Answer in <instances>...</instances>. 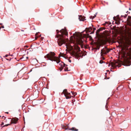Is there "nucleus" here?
Masks as SVG:
<instances>
[{"label": "nucleus", "mask_w": 131, "mask_h": 131, "mask_svg": "<svg viewBox=\"0 0 131 131\" xmlns=\"http://www.w3.org/2000/svg\"><path fill=\"white\" fill-rule=\"evenodd\" d=\"M11 124V123L10 124H6V125H4L3 126H2V127H4L7 126H8L9 125H10Z\"/></svg>", "instance_id": "obj_17"}, {"label": "nucleus", "mask_w": 131, "mask_h": 131, "mask_svg": "<svg viewBox=\"0 0 131 131\" xmlns=\"http://www.w3.org/2000/svg\"><path fill=\"white\" fill-rule=\"evenodd\" d=\"M111 64V66L113 68H115L117 67H120L121 66V64L119 63L118 62L116 61L111 62V64H109L108 66L109 67Z\"/></svg>", "instance_id": "obj_6"}, {"label": "nucleus", "mask_w": 131, "mask_h": 131, "mask_svg": "<svg viewBox=\"0 0 131 131\" xmlns=\"http://www.w3.org/2000/svg\"><path fill=\"white\" fill-rule=\"evenodd\" d=\"M21 31H24V30H21Z\"/></svg>", "instance_id": "obj_38"}, {"label": "nucleus", "mask_w": 131, "mask_h": 131, "mask_svg": "<svg viewBox=\"0 0 131 131\" xmlns=\"http://www.w3.org/2000/svg\"><path fill=\"white\" fill-rule=\"evenodd\" d=\"M2 24H0V25H2Z\"/></svg>", "instance_id": "obj_40"}, {"label": "nucleus", "mask_w": 131, "mask_h": 131, "mask_svg": "<svg viewBox=\"0 0 131 131\" xmlns=\"http://www.w3.org/2000/svg\"><path fill=\"white\" fill-rule=\"evenodd\" d=\"M107 23V22H106V23Z\"/></svg>", "instance_id": "obj_43"}, {"label": "nucleus", "mask_w": 131, "mask_h": 131, "mask_svg": "<svg viewBox=\"0 0 131 131\" xmlns=\"http://www.w3.org/2000/svg\"><path fill=\"white\" fill-rule=\"evenodd\" d=\"M117 19L119 20H120V19H121L120 18H119V15H118L117 16Z\"/></svg>", "instance_id": "obj_20"}, {"label": "nucleus", "mask_w": 131, "mask_h": 131, "mask_svg": "<svg viewBox=\"0 0 131 131\" xmlns=\"http://www.w3.org/2000/svg\"><path fill=\"white\" fill-rule=\"evenodd\" d=\"M96 16V15H95L94 16H93V17L92 16H91L90 17V19H93L94 18H95Z\"/></svg>", "instance_id": "obj_18"}, {"label": "nucleus", "mask_w": 131, "mask_h": 131, "mask_svg": "<svg viewBox=\"0 0 131 131\" xmlns=\"http://www.w3.org/2000/svg\"><path fill=\"white\" fill-rule=\"evenodd\" d=\"M92 28L91 27H90L89 28H86L85 30L87 31L86 33H87V32H90L92 30Z\"/></svg>", "instance_id": "obj_13"}, {"label": "nucleus", "mask_w": 131, "mask_h": 131, "mask_svg": "<svg viewBox=\"0 0 131 131\" xmlns=\"http://www.w3.org/2000/svg\"><path fill=\"white\" fill-rule=\"evenodd\" d=\"M4 124V122H2V124L1 125H3Z\"/></svg>", "instance_id": "obj_27"}, {"label": "nucleus", "mask_w": 131, "mask_h": 131, "mask_svg": "<svg viewBox=\"0 0 131 131\" xmlns=\"http://www.w3.org/2000/svg\"><path fill=\"white\" fill-rule=\"evenodd\" d=\"M18 120V119L17 117L13 118L11 120V124L13 123H16Z\"/></svg>", "instance_id": "obj_9"}, {"label": "nucleus", "mask_w": 131, "mask_h": 131, "mask_svg": "<svg viewBox=\"0 0 131 131\" xmlns=\"http://www.w3.org/2000/svg\"><path fill=\"white\" fill-rule=\"evenodd\" d=\"M56 31L57 34L56 35V38H58L57 43L59 46H61L62 44H66L67 49L68 50L69 52L77 59H78L79 57H82L83 56V54H82L81 51H80L79 47L75 46L74 47L73 50V47L70 44L68 45L66 43L67 41L66 37V36H68V32L66 29H62L60 31L57 30Z\"/></svg>", "instance_id": "obj_1"}, {"label": "nucleus", "mask_w": 131, "mask_h": 131, "mask_svg": "<svg viewBox=\"0 0 131 131\" xmlns=\"http://www.w3.org/2000/svg\"><path fill=\"white\" fill-rule=\"evenodd\" d=\"M105 59V58L104 57H103V60H104Z\"/></svg>", "instance_id": "obj_34"}, {"label": "nucleus", "mask_w": 131, "mask_h": 131, "mask_svg": "<svg viewBox=\"0 0 131 131\" xmlns=\"http://www.w3.org/2000/svg\"><path fill=\"white\" fill-rule=\"evenodd\" d=\"M131 17L130 16H128V18H127V20H129V19H130L131 18ZM128 21H129V20H128Z\"/></svg>", "instance_id": "obj_23"}, {"label": "nucleus", "mask_w": 131, "mask_h": 131, "mask_svg": "<svg viewBox=\"0 0 131 131\" xmlns=\"http://www.w3.org/2000/svg\"><path fill=\"white\" fill-rule=\"evenodd\" d=\"M2 117L3 118H4V119H5V118H6L4 116H2Z\"/></svg>", "instance_id": "obj_28"}, {"label": "nucleus", "mask_w": 131, "mask_h": 131, "mask_svg": "<svg viewBox=\"0 0 131 131\" xmlns=\"http://www.w3.org/2000/svg\"><path fill=\"white\" fill-rule=\"evenodd\" d=\"M68 129L73 131H78V129L76 128L75 127H73L71 128H69Z\"/></svg>", "instance_id": "obj_12"}, {"label": "nucleus", "mask_w": 131, "mask_h": 131, "mask_svg": "<svg viewBox=\"0 0 131 131\" xmlns=\"http://www.w3.org/2000/svg\"><path fill=\"white\" fill-rule=\"evenodd\" d=\"M26 58H27V59H28V57H27Z\"/></svg>", "instance_id": "obj_41"}, {"label": "nucleus", "mask_w": 131, "mask_h": 131, "mask_svg": "<svg viewBox=\"0 0 131 131\" xmlns=\"http://www.w3.org/2000/svg\"><path fill=\"white\" fill-rule=\"evenodd\" d=\"M5 113L7 114H8L9 113L8 112H6Z\"/></svg>", "instance_id": "obj_35"}, {"label": "nucleus", "mask_w": 131, "mask_h": 131, "mask_svg": "<svg viewBox=\"0 0 131 131\" xmlns=\"http://www.w3.org/2000/svg\"><path fill=\"white\" fill-rule=\"evenodd\" d=\"M74 36H71L70 37V40L71 42H73L76 41L78 44L81 45L82 47V44L84 41L83 39L82 38V36H80L78 35H75L73 34Z\"/></svg>", "instance_id": "obj_2"}, {"label": "nucleus", "mask_w": 131, "mask_h": 131, "mask_svg": "<svg viewBox=\"0 0 131 131\" xmlns=\"http://www.w3.org/2000/svg\"><path fill=\"white\" fill-rule=\"evenodd\" d=\"M69 61L70 62H71V60H69Z\"/></svg>", "instance_id": "obj_36"}, {"label": "nucleus", "mask_w": 131, "mask_h": 131, "mask_svg": "<svg viewBox=\"0 0 131 131\" xmlns=\"http://www.w3.org/2000/svg\"><path fill=\"white\" fill-rule=\"evenodd\" d=\"M91 44L96 47L94 48L95 50H99L101 46L100 44L97 42H94V41H92L91 43Z\"/></svg>", "instance_id": "obj_7"}, {"label": "nucleus", "mask_w": 131, "mask_h": 131, "mask_svg": "<svg viewBox=\"0 0 131 131\" xmlns=\"http://www.w3.org/2000/svg\"><path fill=\"white\" fill-rule=\"evenodd\" d=\"M8 56V55H5V57H7Z\"/></svg>", "instance_id": "obj_33"}, {"label": "nucleus", "mask_w": 131, "mask_h": 131, "mask_svg": "<svg viewBox=\"0 0 131 131\" xmlns=\"http://www.w3.org/2000/svg\"><path fill=\"white\" fill-rule=\"evenodd\" d=\"M111 50V49L107 48L106 47H105L103 48L101 50V56H102L104 55H105L108 53Z\"/></svg>", "instance_id": "obj_5"}, {"label": "nucleus", "mask_w": 131, "mask_h": 131, "mask_svg": "<svg viewBox=\"0 0 131 131\" xmlns=\"http://www.w3.org/2000/svg\"><path fill=\"white\" fill-rule=\"evenodd\" d=\"M62 64H61V67L59 68L60 70V71H61V70L63 69L64 67H65L66 66H67V65H66L63 62H62Z\"/></svg>", "instance_id": "obj_11"}, {"label": "nucleus", "mask_w": 131, "mask_h": 131, "mask_svg": "<svg viewBox=\"0 0 131 131\" xmlns=\"http://www.w3.org/2000/svg\"><path fill=\"white\" fill-rule=\"evenodd\" d=\"M55 54L54 52H50L47 54L46 56H45V58H47L49 60L51 61H56L58 63L60 62L59 58L55 56Z\"/></svg>", "instance_id": "obj_4"}, {"label": "nucleus", "mask_w": 131, "mask_h": 131, "mask_svg": "<svg viewBox=\"0 0 131 131\" xmlns=\"http://www.w3.org/2000/svg\"><path fill=\"white\" fill-rule=\"evenodd\" d=\"M63 128H64V129H66H66H68V128H66V127H63Z\"/></svg>", "instance_id": "obj_25"}, {"label": "nucleus", "mask_w": 131, "mask_h": 131, "mask_svg": "<svg viewBox=\"0 0 131 131\" xmlns=\"http://www.w3.org/2000/svg\"><path fill=\"white\" fill-rule=\"evenodd\" d=\"M37 37H37V36L36 37H35V40H36V39H37Z\"/></svg>", "instance_id": "obj_31"}, {"label": "nucleus", "mask_w": 131, "mask_h": 131, "mask_svg": "<svg viewBox=\"0 0 131 131\" xmlns=\"http://www.w3.org/2000/svg\"><path fill=\"white\" fill-rule=\"evenodd\" d=\"M62 93H63L64 94L67 99H70L71 98V96L70 93H68L67 92V89H64Z\"/></svg>", "instance_id": "obj_8"}, {"label": "nucleus", "mask_w": 131, "mask_h": 131, "mask_svg": "<svg viewBox=\"0 0 131 131\" xmlns=\"http://www.w3.org/2000/svg\"><path fill=\"white\" fill-rule=\"evenodd\" d=\"M96 29L95 28H93V30L94 31Z\"/></svg>", "instance_id": "obj_30"}, {"label": "nucleus", "mask_w": 131, "mask_h": 131, "mask_svg": "<svg viewBox=\"0 0 131 131\" xmlns=\"http://www.w3.org/2000/svg\"><path fill=\"white\" fill-rule=\"evenodd\" d=\"M0 117H1V116H0Z\"/></svg>", "instance_id": "obj_46"}, {"label": "nucleus", "mask_w": 131, "mask_h": 131, "mask_svg": "<svg viewBox=\"0 0 131 131\" xmlns=\"http://www.w3.org/2000/svg\"><path fill=\"white\" fill-rule=\"evenodd\" d=\"M64 55H65V54H64L63 53H60V54L59 55V56L60 57V56H62V57H64Z\"/></svg>", "instance_id": "obj_15"}, {"label": "nucleus", "mask_w": 131, "mask_h": 131, "mask_svg": "<svg viewBox=\"0 0 131 131\" xmlns=\"http://www.w3.org/2000/svg\"><path fill=\"white\" fill-rule=\"evenodd\" d=\"M113 19L114 20L116 21L115 23L116 24H118L119 23V21H117V18L115 17H113Z\"/></svg>", "instance_id": "obj_14"}, {"label": "nucleus", "mask_w": 131, "mask_h": 131, "mask_svg": "<svg viewBox=\"0 0 131 131\" xmlns=\"http://www.w3.org/2000/svg\"><path fill=\"white\" fill-rule=\"evenodd\" d=\"M105 79H106V78H105Z\"/></svg>", "instance_id": "obj_44"}, {"label": "nucleus", "mask_w": 131, "mask_h": 131, "mask_svg": "<svg viewBox=\"0 0 131 131\" xmlns=\"http://www.w3.org/2000/svg\"><path fill=\"white\" fill-rule=\"evenodd\" d=\"M129 10H131V8H129Z\"/></svg>", "instance_id": "obj_37"}, {"label": "nucleus", "mask_w": 131, "mask_h": 131, "mask_svg": "<svg viewBox=\"0 0 131 131\" xmlns=\"http://www.w3.org/2000/svg\"><path fill=\"white\" fill-rule=\"evenodd\" d=\"M44 110H43V113H44V115H45V114H44V112H45V111Z\"/></svg>", "instance_id": "obj_32"}, {"label": "nucleus", "mask_w": 131, "mask_h": 131, "mask_svg": "<svg viewBox=\"0 0 131 131\" xmlns=\"http://www.w3.org/2000/svg\"><path fill=\"white\" fill-rule=\"evenodd\" d=\"M85 17L84 16L82 15H80L79 17V19L80 21H84V20H86L85 19Z\"/></svg>", "instance_id": "obj_10"}, {"label": "nucleus", "mask_w": 131, "mask_h": 131, "mask_svg": "<svg viewBox=\"0 0 131 131\" xmlns=\"http://www.w3.org/2000/svg\"><path fill=\"white\" fill-rule=\"evenodd\" d=\"M128 12V11H127V12H126V13H127Z\"/></svg>", "instance_id": "obj_45"}, {"label": "nucleus", "mask_w": 131, "mask_h": 131, "mask_svg": "<svg viewBox=\"0 0 131 131\" xmlns=\"http://www.w3.org/2000/svg\"><path fill=\"white\" fill-rule=\"evenodd\" d=\"M103 29V28H101L96 31V36L99 39H102V40L105 42H108L109 39L108 36L107 35L103 33H101V34H99V32Z\"/></svg>", "instance_id": "obj_3"}, {"label": "nucleus", "mask_w": 131, "mask_h": 131, "mask_svg": "<svg viewBox=\"0 0 131 131\" xmlns=\"http://www.w3.org/2000/svg\"><path fill=\"white\" fill-rule=\"evenodd\" d=\"M37 33H36V35H37Z\"/></svg>", "instance_id": "obj_42"}, {"label": "nucleus", "mask_w": 131, "mask_h": 131, "mask_svg": "<svg viewBox=\"0 0 131 131\" xmlns=\"http://www.w3.org/2000/svg\"><path fill=\"white\" fill-rule=\"evenodd\" d=\"M104 62L102 60H100L99 62V63L101 64H102Z\"/></svg>", "instance_id": "obj_21"}, {"label": "nucleus", "mask_w": 131, "mask_h": 131, "mask_svg": "<svg viewBox=\"0 0 131 131\" xmlns=\"http://www.w3.org/2000/svg\"><path fill=\"white\" fill-rule=\"evenodd\" d=\"M72 94L73 95H74V96H75V95H76L77 94V93H72Z\"/></svg>", "instance_id": "obj_22"}, {"label": "nucleus", "mask_w": 131, "mask_h": 131, "mask_svg": "<svg viewBox=\"0 0 131 131\" xmlns=\"http://www.w3.org/2000/svg\"><path fill=\"white\" fill-rule=\"evenodd\" d=\"M94 31L93 30V31L92 32H91V33H90V34H92L94 33Z\"/></svg>", "instance_id": "obj_26"}, {"label": "nucleus", "mask_w": 131, "mask_h": 131, "mask_svg": "<svg viewBox=\"0 0 131 131\" xmlns=\"http://www.w3.org/2000/svg\"><path fill=\"white\" fill-rule=\"evenodd\" d=\"M111 24V23H109V25H110Z\"/></svg>", "instance_id": "obj_39"}, {"label": "nucleus", "mask_w": 131, "mask_h": 131, "mask_svg": "<svg viewBox=\"0 0 131 131\" xmlns=\"http://www.w3.org/2000/svg\"><path fill=\"white\" fill-rule=\"evenodd\" d=\"M1 27L2 28H4V26H2Z\"/></svg>", "instance_id": "obj_29"}, {"label": "nucleus", "mask_w": 131, "mask_h": 131, "mask_svg": "<svg viewBox=\"0 0 131 131\" xmlns=\"http://www.w3.org/2000/svg\"><path fill=\"white\" fill-rule=\"evenodd\" d=\"M68 68L67 67H66V68H64V70L65 71H68Z\"/></svg>", "instance_id": "obj_19"}, {"label": "nucleus", "mask_w": 131, "mask_h": 131, "mask_svg": "<svg viewBox=\"0 0 131 131\" xmlns=\"http://www.w3.org/2000/svg\"><path fill=\"white\" fill-rule=\"evenodd\" d=\"M124 17V18H125L126 17V15H125V16H121V17Z\"/></svg>", "instance_id": "obj_24"}, {"label": "nucleus", "mask_w": 131, "mask_h": 131, "mask_svg": "<svg viewBox=\"0 0 131 131\" xmlns=\"http://www.w3.org/2000/svg\"><path fill=\"white\" fill-rule=\"evenodd\" d=\"M84 35L85 36H86V37H89L90 38H91V36H89V34H87L86 35L84 34Z\"/></svg>", "instance_id": "obj_16"}]
</instances>
